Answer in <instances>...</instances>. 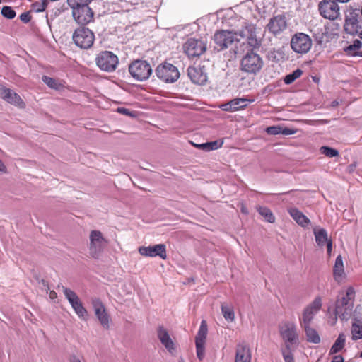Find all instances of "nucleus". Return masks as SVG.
Returning <instances> with one entry per match:
<instances>
[{
  "label": "nucleus",
  "mask_w": 362,
  "mask_h": 362,
  "mask_svg": "<svg viewBox=\"0 0 362 362\" xmlns=\"http://www.w3.org/2000/svg\"><path fill=\"white\" fill-rule=\"evenodd\" d=\"M240 38L246 39L247 43L250 47L259 48L261 45V40L257 36L256 25L244 21L241 28L238 30H217L213 37L215 44L214 48L218 51L226 49L239 42Z\"/></svg>",
  "instance_id": "nucleus-1"
},
{
  "label": "nucleus",
  "mask_w": 362,
  "mask_h": 362,
  "mask_svg": "<svg viewBox=\"0 0 362 362\" xmlns=\"http://www.w3.org/2000/svg\"><path fill=\"white\" fill-rule=\"evenodd\" d=\"M354 289L352 287L347 288L345 296L337 299L334 313L341 320H347L352 313L354 308Z\"/></svg>",
  "instance_id": "nucleus-2"
},
{
  "label": "nucleus",
  "mask_w": 362,
  "mask_h": 362,
  "mask_svg": "<svg viewBox=\"0 0 362 362\" xmlns=\"http://www.w3.org/2000/svg\"><path fill=\"white\" fill-rule=\"evenodd\" d=\"M279 334L284 341L283 346H298L299 334L296 325L292 321H284L279 325Z\"/></svg>",
  "instance_id": "nucleus-3"
},
{
  "label": "nucleus",
  "mask_w": 362,
  "mask_h": 362,
  "mask_svg": "<svg viewBox=\"0 0 362 362\" xmlns=\"http://www.w3.org/2000/svg\"><path fill=\"white\" fill-rule=\"evenodd\" d=\"M251 48L242 58L240 69L246 73L256 74L262 69L264 62L262 57L254 52L255 48Z\"/></svg>",
  "instance_id": "nucleus-4"
},
{
  "label": "nucleus",
  "mask_w": 362,
  "mask_h": 362,
  "mask_svg": "<svg viewBox=\"0 0 362 362\" xmlns=\"http://www.w3.org/2000/svg\"><path fill=\"white\" fill-rule=\"evenodd\" d=\"M130 75L138 81H144L149 78L153 73L152 67L147 61L137 59L129 65Z\"/></svg>",
  "instance_id": "nucleus-5"
},
{
  "label": "nucleus",
  "mask_w": 362,
  "mask_h": 362,
  "mask_svg": "<svg viewBox=\"0 0 362 362\" xmlns=\"http://www.w3.org/2000/svg\"><path fill=\"white\" fill-rule=\"evenodd\" d=\"M89 255L94 259H98L107 245V240L99 230H91L89 235Z\"/></svg>",
  "instance_id": "nucleus-6"
},
{
  "label": "nucleus",
  "mask_w": 362,
  "mask_h": 362,
  "mask_svg": "<svg viewBox=\"0 0 362 362\" xmlns=\"http://www.w3.org/2000/svg\"><path fill=\"white\" fill-rule=\"evenodd\" d=\"M157 77L165 83H174L180 77L177 68L168 62L160 64L155 69Z\"/></svg>",
  "instance_id": "nucleus-7"
},
{
  "label": "nucleus",
  "mask_w": 362,
  "mask_h": 362,
  "mask_svg": "<svg viewBox=\"0 0 362 362\" xmlns=\"http://www.w3.org/2000/svg\"><path fill=\"white\" fill-rule=\"evenodd\" d=\"M95 62L100 70L112 72L116 69L119 60L117 56L112 52L104 51L98 54Z\"/></svg>",
  "instance_id": "nucleus-8"
},
{
  "label": "nucleus",
  "mask_w": 362,
  "mask_h": 362,
  "mask_svg": "<svg viewBox=\"0 0 362 362\" xmlns=\"http://www.w3.org/2000/svg\"><path fill=\"white\" fill-rule=\"evenodd\" d=\"M95 40L92 30L85 27L77 28L73 34V40L76 46L81 49L90 48Z\"/></svg>",
  "instance_id": "nucleus-9"
},
{
  "label": "nucleus",
  "mask_w": 362,
  "mask_h": 362,
  "mask_svg": "<svg viewBox=\"0 0 362 362\" xmlns=\"http://www.w3.org/2000/svg\"><path fill=\"white\" fill-rule=\"evenodd\" d=\"M318 11L325 19L334 21L340 16V8L335 0H322L318 4Z\"/></svg>",
  "instance_id": "nucleus-10"
},
{
  "label": "nucleus",
  "mask_w": 362,
  "mask_h": 362,
  "mask_svg": "<svg viewBox=\"0 0 362 362\" xmlns=\"http://www.w3.org/2000/svg\"><path fill=\"white\" fill-rule=\"evenodd\" d=\"M291 47L296 53L306 54L312 47V40L308 35L298 33L292 37Z\"/></svg>",
  "instance_id": "nucleus-11"
},
{
  "label": "nucleus",
  "mask_w": 362,
  "mask_h": 362,
  "mask_svg": "<svg viewBox=\"0 0 362 362\" xmlns=\"http://www.w3.org/2000/svg\"><path fill=\"white\" fill-rule=\"evenodd\" d=\"M183 49L188 57H199L205 52L206 44L202 40L189 38L183 45Z\"/></svg>",
  "instance_id": "nucleus-12"
},
{
  "label": "nucleus",
  "mask_w": 362,
  "mask_h": 362,
  "mask_svg": "<svg viewBox=\"0 0 362 362\" xmlns=\"http://www.w3.org/2000/svg\"><path fill=\"white\" fill-rule=\"evenodd\" d=\"M62 288L66 298L71 305V308H73L76 314L80 318H84L87 315L88 312L86 309L83 307L79 297L72 290L63 286H62Z\"/></svg>",
  "instance_id": "nucleus-13"
},
{
  "label": "nucleus",
  "mask_w": 362,
  "mask_h": 362,
  "mask_svg": "<svg viewBox=\"0 0 362 362\" xmlns=\"http://www.w3.org/2000/svg\"><path fill=\"white\" fill-rule=\"evenodd\" d=\"M322 306V300L320 297H317L303 310L302 317L300 318V324L301 327L310 325L314 316L320 310Z\"/></svg>",
  "instance_id": "nucleus-14"
},
{
  "label": "nucleus",
  "mask_w": 362,
  "mask_h": 362,
  "mask_svg": "<svg viewBox=\"0 0 362 362\" xmlns=\"http://www.w3.org/2000/svg\"><path fill=\"white\" fill-rule=\"evenodd\" d=\"M91 304L95 312V315L98 319L100 323L105 329L110 327V317L106 309L98 298H93Z\"/></svg>",
  "instance_id": "nucleus-15"
},
{
  "label": "nucleus",
  "mask_w": 362,
  "mask_h": 362,
  "mask_svg": "<svg viewBox=\"0 0 362 362\" xmlns=\"http://www.w3.org/2000/svg\"><path fill=\"white\" fill-rule=\"evenodd\" d=\"M361 21L362 20L358 13L351 12L346 17L344 25V30L351 35H358L359 30L362 28Z\"/></svg>",
  "instance_id": "nucleus-16"
},
{
  "label": "nucleus",
  "mask_w": 362,
  "mask_h": 362,
  "mask_svg": "<svg viewBox=\"0 0 362 362\" xmlns=\"http://www.w3.org/2000/svg\"><path fill=\"white\" fill-rule=\"evenodd\" d=\"M208 328L206 322L205 320H202L195 339L197 356L200 361H202L204 357V344Z\"/></svg>",
  "instance_id": "nucleus-17"
},
{
  "label": "nucleus",
  "mask_w": 362,
  "mask_h": 362,
  "mask_svg": "<svg viewBox=\"0 0 362 362\" xmlns=\"http://www.w3.org/2000/svg\"><path fill=\"white\" fill-rule=\"evenodd\" d=\"M187 75L192 83L198 85L205 84L208 78L204 66H189Z\"/></svg>",
  "instance_id": "nucleus-18"
},
{
  "label": "nucleus",
  "mask_w": 362,
  "mask_h": 362,
  "mask_svg": "<svg viewBox=\"0 0 362 362\" xmlns=\"http://www.w3.org/2000/svg\"><path fill=\"white\" fill-rule=\"evenodd\" d=\"M139 252L145 257H160L163 259H165L166 247L164 244H158L153 246H141L139 248Z\"/></svg>",
  "instance_id": "nucleus-19"
},
{
  "label": "nucleus",
  "mask_w": 362,
  "mask_h": 362,
  "mask_svg": "<svg viewBox=\"0 0 362 362\" xmlns=\"http://www.w3.org/2000/svg\"><path fill=\"white\" fill-rule=\"evenodd\" d=\"M287 27L286 18L283 14H279L272 17L268 24L267 28L268 30L276 35L283 32Z\"/></svg>",
  "instance_id": "nucleus-20"
},
{
  "label": "nucleus",
  "mask_w": 362,
  "mask_h": 362,
  "mask_svg": "<svg viewBox=\"0 0 362 362\" xmlns=\"http://www.w3.org/2000/svg\"><path fill=\"white\" fill-rule=\"evenodd\" d=\"M72 14L76 21L82 25L88 23L93 18V12L88 5L75 8Z\"/></svg>",
  "instance_id": "nucleus-21"
},
{
  "label": "nucleus",
  "mask_w": 362,
  "mask_h": 362,
  "mask_svg": "<svg viewBox=\"0 0 362 362\" xmlns=\"http://www.w3.org/2000/svg\"><path fill=\"white\" fill-rule=\"evenodd\" d=\"M235 362H251V351L246 342L237 345Z\"/></svg>",
  "instance_id": "nucleus-22"
},
{
  "label": "nucleus",
  "mask_w": 362,
  "mask_h": 362,
  "mask_svg": "<svg viewBox=\"0 0 362 362\" xmlns=\"http://www.w3.org/2000/svg\"><path fill=\"white\" fill-rule=\"evenodd\" d=\"M157 335L161 344L169 352H172L175 349V344L170 338L168 330L163 326H160L158 328Z\"/></svg>",
  "instance_id": "nucleus-23"
},
{
  "label": "nucleus",
  "mask_w": 362,
  "mask_h": 362,
  "mask_svg": "<svg viewBox=\"0 0 362 362\" xmlns=\"http://www.w3.org/2000/svg\"><path fill=\"white\" fill-rule=\"evenodd\" d=\"M254 100H247L245 98H235L230 100L229 103L223 105V110L225 111L234 112L240 109L245 107L248 103H251Z\"/></svg>",
  "instance_id": "nucleus-24"
},
{
  "label": "nucleus",
  "mask_w": 362,
  "mask_h": 362,
  "mask_svg": "<svg viewBox=\"0 0 362 362\" xmlns=\"http://www.w3.org/2000/svg\"><path fill=\"white\" fill-rule=\"evenodd\" d=\"M288 211L293 220L300 226L306 227L310 224V219L297 208H291Z\"/></svg>",
  "instance_id": "nucleus-25"
},
{
  "label": "nucleus",
  "mask_w": 362,
  "mask_h": 362,
  "mask_svg": "<svg viewBox=\"0 0 362 362\" xmlns=\"http://www.w3.org/2000/svg\"><path fill=\"white\" fill-rule=\"evenodd\" d=\"M3 99L8 103L13 105L20 108H24L25 105L20 95L12 90L9 89L8 92L3 96Z\"/></svg>",
  "instance_id": "nucleus-26"
},
{
  "label": "nucleus",
  "mask_w": 362,
  "mask_h": 362,
  "mask_svg": "<svg viewBox=\"0 0 362 362\" xmlns=\"http://www.w3.org/2000/svg\"><path fill=\"white\" fill-rule=\"evenodd\" d=\"M351 339L357 341L362 339V319L354 318L351 327Z\"/></svg>",
  "instance_id": "nucleus-27"
},
{
  "label": "nucleus",
  "mask_w": 362,
  "mask_h": 362,
  "mask_svg": "<svg viewBox=\"0 0 362 362\" xmlns=\"http://www.w3.org/2000/svg\"><path fill=\"white\" fill-rule=\"evenodd\" d=\"M313 233L316 243L320 247H323L328 241L331 240L328 239L327 232L324 228H314Z\"/></svg>",
  "instance_id": "nucleus-28"
},
{
  "label": "nucleus",
  "mask_w": 362,
  "mask_h": 362,
  "mask_svg": "<svg viewBox=\"0 0 362 362\" xmlns=\"http://www.w3.org/2000/svg\"><path fill=\"white\" fill-rule=\"evenodd\" d=\"M344 273V267L342 257L341 255H339L335 259V263L333 268V274L334 279L337 281L339 280L342 277Z\"/></svg>",
  "instance_id": "nucleus-29"
},
{
  "label": "nucleus",
  "mask_w": 362,
  "mask_h": 362,
  "mask_svg": "<svg viewBox=\"0 0 362 362\" xmlns=\"http://www.w3.org/2000/svg\"><path fill=\"white\" fill-rule=\"evenodd\" d=\"M305 332L307 341L314 344H318L320 341V337L317 332L310 325L302 327Z\"/></svg>",
  "instance_id": "nucleus-30"
},
{
  "label": "nucleus",
  "mask_w": 362,
  "mask_h": 362,
  "mask_svg": "<svg viewBox=\"0 0 362 362\" xmlns=\"http://www.w3.org/2000/svg\"><path fill=\"white\" fill-rule=\"evenodd\" d=\"M346 342V336L341 333L340 334L333 345L332 346L329 354H334L339 352L344 346Z\"/></svg>",
  "instance_id": "nucleus-31"
},
{
  "label": "nucleus",
  "mask_w": 362,
  "mask_h": 362,
  "mask_svg": "<svg viewBox=\"0 0 362 362\" xmlns=\"http://www.w3.org/2000/svg\"><path fill=\"white\" fill-rule=\"evenodd\" d=\"M298 346H282L281 352L285 362H295L293 358V351Z\"/></svg>",
  "instance_id": "nucleus-32"
},
{
  "label": "nucleus",
  "mask_w": 362,
  "mask_h": 362,
  "mask_svg": "<svg viewBox=\"0 0 362 362\" xmlns=\"http://www.w3.org/2000/svg\"><path fill=\"white\" fill-rule=\"evenodd\" d=\"M222 144H223V141L219 142L218 141H214L203 143L201 144H196L195 146H197L198 148L204 150L205 151H210L212 150L218 149V148L221 147Z\"/></svg>",
  "instance_id": "nucleus-33"
},
{
  "label": "nucleus",
  "mask_w": 362,
  "mask_h": 362,
  "mask_svg": "<svg viewBox=\"0 0 362 362\" xmlns=\"http://www.w3.org/2000/svg\"><path fill=\"white\" fill-rule=\"evenodd\" d=\"M257 211L267 222L274 223L275 221V217L269 208L266 206H259L257 208Z\"/></svg>",
  "instance_id": "nucleus-34"
},
{
  "label": "nucleus",
  "mask_w": 362,
  "mask_h": 362,
  "mask_svg": "<svg viewBox=\"0 0 362 362\" xmlns=\"http://www.w3.org/2000/svg\"><path fill=\"white\" fill-rule=\"evenodd\" d=\"M362 42L359 40L354 41L352 45L347 46L344 48L345 52L350 56H356V52L361 47Z\"/></svg>",
  "instance_id": "nucleus-35"
},
{
  "label": "nucleus",
  "mask_w": 362,
  "mask_h": 362,
  "mask_svg": "<svg viewBox=\"0 0 362 362\" xmlns=\"http://www.w3.org/2000/svg\"><path fill=\"white\" fill-rule=\"evenodd\" d=\"M221 311L226 320L233 322L235 319L233 309L224 304L221 305Z\"/></svg>",
  "instance_id": "nucleus-36"
},
{
  "label": "nucleus",
  "mask_w": 362,
  "mask_h": 362,
  "mask_svg": "<svg viewBox=\"0 0 362 362\" xmlns=\"http://www.w3.org/2000/svg\"><path fill=\"white\" fill-rule=\"evenodd\" d=\"M303 74V71L300 69H297L293 71L291 74L286 75L284 77V81L286 84H291L295 80L298 78Z\"/></svg>",
  "instance_id": "nucleus-37"
},
{
  "label": "nucleus",
  "mask_w": 362,
  "mask_h": 362,
  "mask_svg": "<svg viewBox=\"0 0 362 362\" xmlns=\"http://www.w3.org/2000/svg\"><path fill=\"white\" fill-rule=\"evenodd\" d=\"M92 0H67L69 6L72 11L76 8H80L86 5H89Z\"/></svg>",
  "instance_id": "nucleus-38"
},
{
  "label": "nucleus",
  "mask_w": 362,
  "mask_h": 362,
  "mask_svg": "<svg viewBox=\"0 0 362 362\" xmlns=\"http://www.w3.org/2000/svg\"><path fill=\"white\" fill-rule=\"evenodd\" d=\"M1 13L4 17L8 19H13L16 17V11L12 8V7L8 6H3L1 11Z\"/></svg>",
  "instance_id": "nucleus-39"
},
{
  "label": "nucleus",
  "mask_w": 362,
  "mask_h": 362,
  "mask_svg": "<svg viewBox=\"0 0 362 362\" xmlns=\"http://www.w3.org/2000/svg\"><path fill=\"white\" fill-rule=\"evenodd\" d=\"M267 57L271 62H279L283 58V53L280 50H276L274 49L268 52Z\"/></svg>",
  "instance_id": "nucleus-40"
},
{
  "label": "nucleus",
  "mask_w": 362,
  "mask_h": 362,
  "mask_svg": "<svg viewBox=\"0 0 362 362\" xmlns=\"http://www.w3.org/2000/svg\"><path fill=\"white\" fill-rule=\"evenodd\" d=\"M320 151L322 154L325 155L329 158L336 157L339 155V151L334 148L329 146H322Z\"/></svg>",
  "instance_id": "nucleus-41"
},
{
  "label": "nucleus",
  "mask_w": 362,
  "mask_h": 362,
  "mask_svg": "<svg viewBox=\"0 0 362 362\" xmlns=\"http://www.w3.org/2000/svg\"><path fill=\"white\" fill-rule=\"evenodd\" d=\"M42 80L49 88H54V89H58L59 84L56 79L51 78L49 76H43L42 77Z\"/></svg>",
  "instance_id": "nucleus-42"
},
{
  "label": "nucleus",
  "mask_w": 362,
  "mask_h": 362,
  "mask_svg": "<svg viewBox=\"0 0 362 362\" xmlns=\"http://www.w3.org/2000/svg\"><path fill=\"white\" fill-rule=\"evenodd\" d=\"M266 132L270 135H277L281 134V127L271 126L266 129Z\"/></svg>",
  "instance_id": "nucleus-43"
},
{
  "label": "nucleus",
  "mask_w": 362,
  "mask_h": 362,
  "mask_svg": "<svg viewBox=\"0 0 362 362\" xmlns=\"http://www.w3.org/2000/svg\"><path fill=\"white\" fill-rule=\"evenodd\" d=\"M46 6H47V3L44 1L42 2H41L40 4H38L37 2H36L33 4L34 9L37 12L44 11L45 9Z\"/></svg>",
  "instance_id": "nucleus-44"
},
{
  "label": "nucleus",
  "mask_w": 362,
  "mask_h": 362,
  "mask_svg": "<svg viewBox=\"0 0 362 362\" xmlns=\"http://www.w3.org/2000/svg\"><path fill=\"white\" fill-rule=\"evenodd\" d=\"M20 19L25 23H28L31 20L30 12H24L20 15Z\"/></svg>",
  "instance_id": "nucleus-45"
},
{
  "label": "nucleus",
  "mask_w": 362,
  "mask_h": 362,
  "mask_svg": "<svg viewBox=\"0 0 362 362\" xmlns=\"http://www.w3.org/2000/svg\"><path fill=\"white\" fill-rule=\"evenodd\" d=\"M39 285H40V288L42 291H45L47 293L49 292V287L48 283L45 280L40 279L39 281Z\"/></svg>",
  "instance_id": "nucleus-46"
},
{
  "label": "nucleus",
  "mask_w": 362,
  "mask_h": 362,
  "mask_svg": "<svg viewBox=\"0 0 362 362\" xmlns=\"http://www.w3.org/2000/svg\"><path fill=\"white\" fill-rule=\"evenodd\" d=\"M117 112L124 115L134 116V115L129 110L124 107H118Z\"/></svg>",
  "instance_id": "nucleus-47"
},
{
  "label": "nucleus",
  "mask_w": 362,
  "mask_h": 362,
  "mask_svg": "<svg viewBox=\"0 0 362 362\" xmlns=\"http://www.w3.org/2000/svg\"><path fill=\"white\" fill-rule=\"evenodd\" d=\"M296 133V131L289 128H282L281 127V134L283 135H291Z\"/></svg>",
  "instance_id": "nucleus-48"
},
{
  "label": "nucleus",
  "mask_w": 362,
  "mask_h": 362,
  "mask_svg": "<svg viewBox=\"0 0 362 362\" xmlns=\"http://www.w3.org/2000/svg\"><path fill=\"white\" fill-rule=\"evenodd\" d=\"M9 88H6L2 84H0V98L3 99V96L8 92Z\"/></svg>",
  "instance_id": "nucleus-49"
},
{
  "label": "nucleus",
  "mask_w": 362,
  "mask_h": 362,
  "mask_svg": "<svg viewBox=\"0 0 362 362\" xmlns=\"http://www.w3.org/2000/svg\"><path fill=\"white\" fill-rule=\"evenodd\" d=\"M331 362H344V358L341 355L334 356Z\"/></svg>",
  "instance_id": "nucleus-50"
},
{
  "label": "nucleus",
  "mask_w": 362,
  "mask_h": 362,
  "mask_svg": "<svg viewBox=\"0 0 362 362\" xmlns=\"http://www.w3.org/2000/svg\"><path fill=\"white\" fill-rule=\"evenodd\" d=\"M326 245H327V254L329 255H330L331 252H332V240L328 241Z\"/></svg>",
  "instance_id": "nucleus-51"
},
{
  "label": "nucleus",
  "mask_w": 362,
  "mask_h": 362,
  "mask_svg": "<svg viewBox=\"0 0 362 362\" xmlns=\"http://www.w3.org/2000/svg\"><path fill=\"white\" fill-rule=\"evenodd\" d=\"M49 297L52 300H54V299H55L57 297V293L54 291H50L49 293Z\"/></svg>",
  "instance_id": "nucleus-52"
},
{
  "label": "nucleus",
  "mask_w": 362,
  "mask_h": 362,
  "mask_svg": "<svg viewBox=\"0 0 362 362\" xmlns=\"http://www.w3.org/2000/svg\"><path fill=\"white\" fill-rule=\"evenodd\" d=\"M0 172L1 173L6 172V167L1 160H0Z\"/></svg>",
  "instance_id": "nucleus-53"
},
{
  "label": "nucleus",
  "mask_w": 362,
  "mask_h": 362,
  "mask_svg": "<svg viewBox=\"0 0 362 362\" xmlns=\"http://www.w3.org/2000/svg\"><path fill=\"white\" fill-rule=\"evenodd\" d=\"M70 362H81V361L78 357L74 355L71 356Z\"/></svg>",
  "instance_id": "nucleus-54"
},
{
  "label": "nucleus",
  "mask_w": 362,
  "mask_h": 362,
  "mask_svg": "<svg viewBox=\"0 0 362 362\" xmlns=\"http://www.w3.org/2000/svg\"><path fill=\"white\" fill-rule=\"evenodd\" d=\"M335 1H337V2H340V3H347L350 0H335Z\"/></svg>",
  "instance_id": "nucleus-55"
},
{
  "label": "nucleus",
  "mask_w": 362,
  "mask_h": 362,
  "mask_svg": "<svg viewBox=\"0 0 362 362\" xmlns=\"http://www.w3.org/2000/svg\"><path fill=\"white\" fill-rule=\"evenodd\" d=\"M356 56H360V57H362V51H358V52H356Z\"/></svg>",
  "instance_id": "nucleus-56"
},
{
  "label": "nucleus",
  "mask_w": 362,
  "mask_h": 362,
  "mask_svg": "<svg viewBox=\"0 0 362 362\" xmlns=\"http://www.w3.org/2000/svg\"><path fill=\"white\" fill-rule=\"evenodd\" d=\"M358 35L360 38H362V28L359 30Z\"/></svg>",
  "instance_id": "nucleus-57"
},
{
  "label": "nucleus",
  "mask_w": 362,
  "mask_h": 362,
  "mask_svg": "<svg viewBox=\"0 0 362 362\" xmlns=\"http://www.w3.org/2000/svg\"><path fill=\"white\" fill-rule=\"evenodd\" d=\"M292 192H293V191H288V192H284V193H282V194H291V193H292Z\"/></svg>",
  "instance_id": "nucleus-58"
},
{
  "label": "nucleus",
  "mask_w": 362,
  "mask_h": 362,
  "mask_svg": "<svg viewBox=\"0 0 362 362\" xmlns=\"http://www.w3.org/2000/svg\"><path fill=\"white\" fill-rule=\"evenodd\" d=\"M242 211H243V213H247V211H246V210H245V209H244V208H243V209H242Z\"/></svg>",
  "instance_id": "nucleus-59"
},
{
  "label": "nucleus",
  "mask_w": 362,
  "mask_h": 362,
  "mask_svg": "<svg viewBox=\"0 0 362 362\" xmlns=\"http://www.w3.org/2000/svg\"><path fill=\"white\" fill-rule=\"evenodd\" d=\"M333 103H334V105H337V104H338V103H337V102H334Z\"/></svg>",
  "instance_id": "nucleus-60"
},
{
  "label": "nucleus",
  "mask_w": 362,
  "mask_h": 362,
  "mask_svg": "<svg viewBox=\"0 0 362 362\" xmlns=\"http://www.w3.org/2000/svg\"><path fill=\"white\" fill-rule=\"evenodd\" d=\"M1 2H2V0H0V4H1Z\"/></svg>",
  "instance_id": "nucleus-61"
},
{
  "label": "nucleus",
  "mask_w": 362,
  "mask_h": 362,
  "mask_svg": "<svg viewBox=\"0 0 362 362\" xmlns=\"http://www.w3.org/2000/svg\"><path fill=\"white\" fill-rule=\"evenodd\" d=\"M361 356L362 357V351H361Z\"/></svg>",
  "instance_id": "nucleus-62"
}]
</instances>
